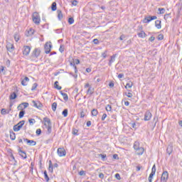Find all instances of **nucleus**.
<instances>
[{"instance_id":"1","label":"nucleus","mask_w":182,"mask_h":182,"mask_svg":"<svg viewBox=\"0 0 182 182\" xmlns=\"http://www.w3.org/2000/svg\"><path fill=\"white\" fill-rule=\"evenodd\" d=\"M44 126L47 128L48 134H50L52 133V122H50V119L48 117L43 118Z\"/></svg>"},{"instance_id":"2","label":"nucleus","mask_w":182,"mask_h":182,"mask_svg":"<svg viewBox=\"0 0 182 182\" xmlns=\"http://www.w3.org/2000/svg\"><path fill=\"white\" fill-rule=\"evenodd\" d=\"M41 55V48H35L33 53L31 55V60H33L34 59H38L39 56Z\"/></svg>"},{"instance_id":"3","label":"nucleus","mask_w":182,"mask_h":182,"mask_svg":"<svg viewBox=\"0 0 182 182\" xmlns=\"http://www.w3.org/2000/svg\"><path fill=\"white\" fill-rule=\"evenodd\" d=\"M33 21L36 25H39V23H41V16H39L38 12H34L33 14Z\"/></svg>"},{"instance_id":"4","label":"nucleus","mask_w":182,"mask_h":182,"mask_svg":"<svg viewBox=\"0 0 182 182\" xmlns=\"http://www.w3.org/2000/svg\"><path fill=\"white\" fill-rule=\"evenodd\" d=\"M23 124H25V120L20 121L18 124L14 126L13 130L14 132H19L23 127Z\"/></svg>"},{"instance_id":"5","label":"nucleus","mask_w":182,"mask_h":182,"mask_svg":"<svg viewBox=\"0 0 182 182\" xmlns=\"http://www.w3.org/2000/svg\"><path fill=\"white\" fill-rule=\"evenodd\" d=\"M157 19V16H146L144 20H143V23H149L150 22H151V21H154Z\"/></svg>"},{"instance_id":"6","label":"nucleus","mask_w":182,"mask_h":182,"mask_svg":"<svg viewBox=\"0 0 182 182\" xmlns=\"http://www.w3.org/2000/svg\"><path fill=\"white\" fill-rule=\"evenodd\" d=\"M168 180V172L167 171H165L161 174V182H167Z\"/></svg>"},{"instance_id":"7","label":"nucleus","mask_w":182,"mask_h":182,"mask_svg":"<svg viewBox=\"0 0 182 182\" xmlns=\"http://www.w3.org/2000/svg\"><path fill=\"white\" fill-rule=\"evenodd\" d=\"M154 174H156V165L155 164L152 166L151 172L148 178V180L149 182L153 181V177H154Z\"/></svg>"},{"instance_id":"8","label":"nucleus","mask_w":182,"mask_h":182,"mask_svg":"<svg viewBox=\"0 0 182 182\" xmlns=\"http://www.w3.org/2000/svg\"><path fill=\"white\" fill-rule=\"evenodd\" d=\"M44 49H45V53L46 55L50 53V49H52V44L51 43H46L44 46Z\"/></svg>"},{"instance_id":"9","label":"nucleus","mask_w":182,"mask_h":182,"mask_svg":"<svg viewBox=\"0 0 182 182\" xmlns=\"http://www.w3.org/2000/svg\"><path fill=\"white\" fill-rule=\"evenodd\" d=\"M57 153L59 157H63V156H66V151L65 150V148H58Z\"/></svg>"},{"instance_id":"10","label":"nucleus","mask_w":182,"mask_h":182,"mask_svg":"<svg viewBox=\"0 0 182 182\" xmlns=\"http://www.w3.org/2000/svg\"><path fill=\"white\" fill-rule=\"evenodd\" d=\"M32 103H33V106L34 107H36V109H42V107H43V105L41 104V102H39V101H38V102H36V101L33 100V101H32Z\"/></svg>"},{"instance_id":"11","label":"nucleus","mask_w":182,"mask_h":182,"mask_svg":"<svg viewBox=\"0 0 182 182\" xmlns=\"http://www.w3.org/2000/svg\"><path fill=\"white\" fill-rule=\"evenodd\" d=\"M31 53V48L28 46L23 47V55L28 56Z\"/></svg>"},{"instance_id":"12","label":"nucleus","mask_w":182,"mask_h":182,"mask_svg":"<svg viewBox=\"0 0 182 182\" xmlns=\"http://www.w3.org/2000/svg\"><path fill=\"white\" fill-rule=\"evenodd\" d=\"M151 116H152L151 112H150V111H146L144 114V120L145 122H149V120H150V119H151Z\"/></svg>"},{"instance_id":"13","label":"nucleus","mask_w":182,"mask_h":182,"mask_svg":"<svg viewBox=\"0 0 182 182\" xmlns=\"http://www.w3.org/2000/svg\"><path fill=\"white\" fill-rule=\"evenodd\" d=\"M23 141H26L28 146H36V141L31 139H28L26 138L23 139Z\"/></svg>"},{"instance_id":"14","label":"nucleus","mask_w":182,"mask_h":182,"mask_svg":"<svg viewBox=\"0 0 182 182\" xmlns=\"http://www.w3.org/2000/svg\"><path fill=\"white\" fill-rule=\"evenodd\" d=\"M6 49L9 52H12L13 50H15V46H14V44L9 43L6 45Z\"/></svg>"},{"instance_id":"15","label":"nucleus","mask_w":182,"mask_h":182,"mask_svg":"<svg viewBox=\"0 0 182 182\" xmlns=\"http://www.w3.org/2000/svg\"><path fill=\"white\" fill-rule=\"evenodd\" d=\"M136 154L137 156H143V153H144V148L140 147L139 149L136 150Z\"/></svg>"},{"instance_id":"16","label":"nucleus","mask_w":182,"mask_h":182,"mask_svg":"<svg viewBox=\"0 0 182 182\" xmlns=\"http://www.w3.org/2000/svg\"><path fill=\"white\" fill-rule=\"evenodd\" d=\"M116 56H117V54H114L113 55H112L110 58L111 59L109 61V66H112V64L113 63V62H114L116 60Z\"/></svg>"},{"instance_id":"17","label":"nucleus","mask_w":182,"mask_h":182,"mask_svg":"<svg viewBox=\"0 0 182 182\" xmlns=\"http://www.w3.org/2000/svg\"><path fill=\"white\" fill-rule=\"evenodd\" d=\"M18 153H19V155L21 156V157H22L23 159H26V152H25L24 151H22L21 149V147H19L18 149Z\"/></svg>"},{"instance_id":"18","label":"nucleus","mask_w":182,"mask_h":182,"mask_svg":"<svg viewBox=\"0 0 182 182\" xmlns=\"http://www.w3.org/2000/svg\"><path fill=\"white\" fill-rule=\"evenodd\" d=\"M57 14L58 20L62 21V19H63V13H62V11L60 9H58L57 10Z\"/></svg>"},{"instance_id":"19","label":"nucleus","mask_w":182,"mask_h":182,"mask_svg":"<svg viewBox=\"0 0 182 182\" xmlns=\"http://www.w3.org/2000/svg\"><path fill=\"white\" fill-rule=\"evenodd\" d=\"M155 26L157 28V29H161V21L156 20L155 21Z\"/></svg>"},{"instance_id":"20","label":"nucleus","mask_w":182,"mask_h":182,"mask_svg":"<svg viewBox=\"0 0 182 182\" xmlns=\"http://www.w3.org/2000/svg\"><path fill=\"white\" fill-rule=\"evenodd\" d=\"M166 152L168 154V156H170V154H171V153H173V146H171V145L168 146V147L166 149Z\"/></svg>"},{"instance_id":"21","label":"nucleus","mask_w":182,"mask_h":182,"mask_svg":"<svg viewBox=\"0 0 182 182\" xmlns=\"http://www.w3.org/2000/svg\"><path fill=\"white\" fill-rule=\"evenodd\" d=\"M60 95H61V96H63L65 102H68V100H69V97H68V94L60 91Z\"/></svg>"},{"instance_id":"22","label":"nucleus","mask_w":182,"mask_h":182,"mask_svg":"<svg viewBox=\"0 0 182 182\" xmlns=\"http://www.w3.org/2000/svg\"><path fill=\"white\" fill-rule=\"evenodd\" d=\"M54 87H55V89H57V90H62V87L59 86V82L58 81H55L54 82Z\"/></svg>"},{"instance_id":"23","label":"nucleus","mask_w":182,"mask_h":182,"mask_svg":"<svg viewBox=\"0 0 182 182\" xmlns=\"http://www.w3.org/2000/svg\"><path fill=\"white\" fill-rule=\"evenodd\" d=\"M26 82H29V77H25V78L21 81V85L23 86H26L28 85Z\"/></svg>"},{"instance_id":"24","label":"nucleus","mask_w":182,"mask_h":182,"mask_svg":"<svg viewBox=\"0 0 182 182\" xmlns=\"http://www.w3.org/2000/svg\"><path fill=\"white\" fill-rule=\"evenodd\" d=\"M57 9H58V6H57L56 2L52 3V4H51V11L55 12V11H56Z\"/></svg>"},{"instance_id":"25","label":"nucleus","mask_w":182,"mask_h":182,"mask_svg":"<svg viewBox=\"0 0 182 182\" xmlns=\"http://www.w3.org/2000/svg\"><path fill=\"white\" fill-rule=\"evenodd\" d=\"M140 148V142L136 141L134 144V150H138Z\"/></svg>"},{"instance_id":"26","label":"nucleus","mask_w":182,"mask_h":182,"mask_svg":"<svg viewBox=\"0 0 182 182\" xmlns=\"http://www.w3.org/2000/svg\"><path fill=\"white\" fill-rule=\"evenodd\" d=\"M10 138L11 140H15V139H16V136L15 134V132H14V131H10Z\"/></svg>"},{"instance_id":"27","label":"nucleus","mask_w":182,"mask_h":182,"mask_svg":"<svg viewBox=\"0 0 182 182\" xmlns=\"http://www.w3.org/2000/svg\"><path fill=\"white\" fill-rule=\"evenodd\" d=\"M35 33V30L33 28H30L29 31H28L27 36H32Z\"/></svg>"},{"instance_id":"28","label":"nucleus","mask_w":182,"mask_h":182,"mask_svg":"<svg viewBox=\"0 0 182 182\" xmlns=\"http://www.w3.org/2000/svg\"><path fill=\"white\" fill-rule=\"evenodd\" d=\"M91 114L92 116H97V114H99V112L97 111V109H93L92 111H91Z\"/></svg>"},{"instance_id":"29","label":"nucleus","mask_w":182,"mask_h":182,"mask_svg":"<svg viewBox=\"0 0 182 182\" xmlns=\"http://www.w3.org/2000/svg\"><path fill=\"white\" fill-rule=\"evenodd\" d=\"M16 97H18V95H16V92H13L10 95V100H15V99H16Z\"/></svg>"},{"instance_id":"30","label":"nucleus","mask_w":182,"mask_h":182,"mask_svg":"<svg viewBox=\"0 0 182 182\" xmlns=\"http://www.w3.org/2000/svg\"><path fill=\"white\" fill-rule=\"evenodd\" d=\"M139 38H146V33H144V31H141L140 33H138Z\"/></svg>"},{"instance_id":"31","label":"nucleus","mask_w":182,"mask_h":182,"mask_svg":"<svg viewBox=\"0 0 182 182\" xmlns=\"http://www.w3.org/2000/svg\"><path fill=\"white\" fill-rule=\"evenodd\" d=\"M20 38H21V36H19V33H16L14 34V41H16V42H18Z\"/></svg>"},{"instance_id":"32","label":"nucleus","mask_w":182,"mask_h":182,"mask_svg":"<svg viewBox=\"0 0 182 182\" xmlns=\"http://www.w3.org/2000/svg\"><path fill=\"white\" fill-rule=\"evenodd\" d=\"M43 174H44L46 181L48 182L50 178H49V176H48V172L46 171H44Z\"/></svg>"},{"instance_id":"33","label":"nucleus","mask_w":182,"mask_h":182,"mask_svg":"<svg viewBox=\"0 0 182 182\" xmlns=\"http://www.w3.org/2000/svg\"><path fill=\"white\" fill-rule=\"evenodd\" d=\"M57 107H58V103L53 102V103L52 104V109H53V112H56Z\"/></svg>"},{"instance_id":"34","label":"nucleus","mask_w":182,"mask_h":182,"mask_svg":"<svg viewBox=\"0 0 182 182\" xmlns=\"http://www.w3.org/2000/svg\"><path fill=\"white\" fill-rule=\"evenodd\" d=\"M23 116H25V110L20 111L19 114H18L19 119H22V117H23Z\"/></svg>"},{"instance_id":"35","label":"nucleus","mask_w":182,"mask_h":182,"mask_svg":"<svg viewBox=\"0 0 182 182\" xmlns=\"http://www.w3.org/2000/svg\"><path fill=\"white\" fill-rule=\"evenodd\" d=\"M132 87H133V82L127 83L125 86V89H132Z\"/></svg>"},{"instance_id":"36","label":"nucleus","mask_w":182,"mask_h":182,"mask_svg":"<svg viewBox=\"0 0 182 182\" xmlns=\"http://www.w3.org/2000/svg\"><path fill=\"white\" fill-rule=\"evenodd\" d=\"M75 23V19H73V17H70V18H68V23H69L70 25H73V23Z\"/></svg>"},{"instance_id":"37","label":"nucleus","mask_w":182,"mask_h":182,"mask_svg":"<svg viewBox=\"0 0 182 182\" xmlns=\"http://www.w3.org/2000/svg\"><path fill=\"white\" fill-rule=\"evenodd\" d=\"M62 114H63V116H64V117H68V109H65L62 112Z\"/></svg>"},{"instance_id":"38","label":"nucleus","mask_w":182,"mask_h":182,"mask_svg":"<svg viewBox=\"0 0 182 182\" xmlns=\"http://www.w3.org/2000/svg\"><path fill=\"white\" fill-rule=\"evenodd\" d=\"M131 127H132V129H134L135 130L137 129V124H136V122H133L130 124Z\"/></svg>"},{"instance_id":"39","label":"nucleus","mask_w":182,"mask_h":182,"mask_svg":"<svg viewBox=\"0 0 182 182\" xmlns=\"http://www.w3.org/2000/svg\"><path fill=\"white\" fill-rule=\"evenodd\" d=\"M59 51L60 52V53H63V52L65 51V46L60 45Z\"/></svg>"},{"instance_id":"40","label":"nucleus","mask_w":182,"mask_h":182,"mask_svg":"<svg viewBox=\"0 0 182 182\" xmlns=\"http://www.w3.org/2000/svg\"><path fill=\"white\" fill-rule=\"evenodd\" d=\"M102 57L103 58V59H106V58H107V50L102 53Z\"/></svg>"},{"instance_id":"41","label":"nucleus","mask_w":182,"mask_h":182,"mask_svg":"<svg viewBox=\"0 0 182 182\" xmlns=\"http://www.w3.org/2000/svg\"><path fill=\"white\" fill-rule=\"evenodd\" d=\"M105 109L107 110V112H112V105H107L105 107Z\"/></svg>"},{"instance_id":"42","label":"nucleus","mask_w":182,"mask_h":182,"mask_svg":"<svg viewBox=\"0 0 182 182\" xmlns=\"http://www.w3.org/2000/svg\"><path fill=\"white\" fill-rule=\"evenodd\" d=\"M158 41H163L164 39V36L163 34H159L157 37Z\"/></svg>"},{"instance_id":"43","label":"nucleus","mask_w":182,"mask_h":182,"mask_svg":"<svg viewBox=\"0 0 182 182\" xmlns=\"http://www.w3.org/2000/svg\"><path fill=\"white\" fill-rule=\"evenodd\" d=\"M12 106H14L13 103H10L9 109L7 110V114H9L11 110H12Z\"/></svg>"},{"instance_id":"44","label":"nucleus","mask_w":182,"mask_h":182,"mask_svg":"<svg viewBox=\"0 0 182 182\" xmlns=\"http://www.w3.org/2000/svg\"><path fill=\"white\" fill-rule=\"evenodd\" d=\"M87 93H90V95H93V88L92 89V87H90L87 91Z\"/></svg>"},{"instance_id":"45","label":"nucleus","mask_w":182,"mask_h":182,"mask_svg":"<svg viewBox=\"0 0 182 182\" xmlns=\"http://www.w3.org/2000/svg\"><path fill=\"white\" fill-rule=\"evenodd\" d=\"M28 122L30 124H35V123H36V121L35 120V119H29Z\"/></svg>"},{"instance_id":"46","label":"nucleus","mask_w":182,"mask_h":182,"mask_svg":"<svg viewBox=\"0 0 182 182\" xmlns=\"http://www.w3.org/2000/svg\"><path fill=\"white\" fill-rule=\"evenodd\" d=\"M159 14H163L164 12H166V9L164 8H159Z\"/></svg>"},{"instance_id":"47","label":"nucleus","mask_w":182,"mask_h":182,"mask_svg":"<svg viewBox=\"0 0 182 182\" xmlns=\"http://www.w3.org/2000/svg\"><path fill=\"white\" fill-rule=\"evenodd\" d=\"M1 114H8V111H6V109H5V108H3L1 110Z\"/></svg>"},{"instance_id":"48","label":"nucleus","mask_w":182,"mask_h":182,"mask_svg":"<svg viewBox=\"0 0 182 182\" xmlns=\"http://www.w3.org/2000/svg\"><path fill=\"white\" fill-rule=\"evenodd\" d=\"M23 109H26V107H29V103L28 102H22Z\"/></svg>"},{"instance_id":"49","label":"nucleus","mask_w":182,"mask_h":182,"mask_svg":"<svg viewBox=\"0 0 182 182\" xmlns=\"http://www.w3.org/2000/svg\"><path fill=\"white\" fill-rule=\"evenodd\" d=\"M37 136H41V134H42V129H38L36 132Z\"/></svg>"},{"instance_id":"50","label":"nucleus","mask_w":182,"mask_h":182,"mask_svg":"<svg viewBox=\"0 0 182 182\" xmlns=\"http://www.w3.org/2000/svg\"><path fill=\"white\" fill-rule=\"evenodd\" d=\"M79 131L77 129H73V134H74L75 136H79V134H78Z\"/></svg>"},{"instance_id":"51","label":"nucleus","mask_w":182,"mask_h":182,"mask_svg":"<svg viewBox=\"0 0 182 182\" xmlns=\"http://www.w3.org/2000/svg\"><path fill=\"white\" fill-rule=\"evenodd\" d=\"M17 109H18V110H21V111L23 110V105H22V103L20 104V105L17 107Z\"/></svg>"},{"instance_id":"52","label":"nucleus","mask_w":182,"mask_h":182,"mask_svg":"<svg viewBox=\"0 0 182 182\" xmlns=\"http://www.w3.org/2000/svg\"><path fill=\"white\" fill-rule=\"evenodd\" d=\"M0 72H2V73H4V75H5V73H6V72L5 71V67L1 66L0 68Z\"/></svg>"},{"instance_id":"53","label":"nucleus","mask_w":182,"mask_h":182,"mask_svg":"<svg viewBox=\"0 0 182 182\" xmlns=\"http://www.w3.org/2000/svg\"><path fill=\"white\" fill-rule=\"evenodd\" d=\"M125 96H127V97H133V94H132V92H125Z\"/></svg>"},{"instance_id":"54","label":"nucleus","mask_w":182,"mask_h":182,"mask_svg":"<svg viewBox=\"0 0 182 182\" xmlns=\"http://www.w3.org/2000/svg\"><path fill=\"white\" fill-rule=\"evenodd\" d=\"M38 87V83H34L33 87H31V90H35Z\"/></svg>"},{"instance_id":"55","label":"nucleus","mask_w":182,"mask_h":182,"mask_svg":"<svg viewBox=\"0 0 182 182\" xmlns=\"http://www.w3.org/2000/svg\"><path fill=\"white\" fill-rule=\"evenodd\" d=\"M93 43H95V45H99L100 43L99 40L97 38H95L93 40Z\"/></svg>"},{"instance_id":"56","label":"nucleus","mask_w":182,"mask_h":182,"mask_svg":"<svg viewBox=\"0 0 182 182\" xmlns=\"http://www.w3.org/2000/svg\"><path fill=\"white\" fill-rule=\"evenodd\" d=\"M48 170L50 171V173H53V165H49Z\"/></svg>"},{"instance_id":"57","label":"nucleus","mask_w":182,"mask_h":182,"mask_svg":"<svg viewBox=\"0 0 182 182\" xmlns=\"http://www.w3.org/2000/svg\"><path fill=\"white\" fill-rule=\"evenodd\" d=\"M80 176H86V172L85 171L82 170L79 172Z\"/></svg>"},{"instance_id":"58","label":"nucleus","mask_w":182,"mask_h":182,"mask_svg":"<svg viewBox=\"0 0 182 182\" xmlns=\"http://www.w3.org/2000/svg\"><path fill=\"white\" fill-rule=\"evenodd\" d=\"M100 157H101L102 160L105 161V159H106V154H100Z\"/></svg>"},{"instance_id":"59","label":"nucleus","mask_w":182,"mask_h":182,"mask_svg":"<svg viewBox=\"0 0 182 182\" xmlns=\"http://www.w3.org/2000/svg\"><path fill=\"white\" fill-rule=\"evenodd\" d=\"M115 178H117V180H120L122 178L120 177V174L119 173H116L115 174Z\"/></svg>"},{"instance_id":"60","label":"nucleus","mask_w":182,"mask_h":182,"mask_svg":"<svg viewBox=\"0 0 182 182\" xmlns=\"http://www.w3.org/2000/svg\"><path fill=\"white\" fill-rule=\"evenodd\" d=\"M72 5H73L74 6H76V5H77V0H73L72 1Z\"/></svg>"},{"instance_id":"61","label":"nucleus","mask_w":182,"mask_h":182,"mask_svg":"<svg viewBox=\"0 0 182 182\" xmlns=\"http://www.w3.org/2000/svg\"><path fill=\"white\" fill-rule=\"evenodd\" d=\"M156 39V38L154 36H151L149 38V41L150 42H153L154 40Z\"/></svg>"},{"instance_id":"62","label":"nucleus","mask_w":182,"mask_h":182,"mask_svg":"<svg viewBox=\"0 0 182 182\" xmlns=\"http://www.w3.org/2000/svg\"><path fill=\"white\" fill-rule=\"evenodd\" d=\"M113 159H114V160H119V155H117V154H114V155H113Z\"/></svg>"},{"instance_id":"63","label":"nucleus","mask_w":182,"mask_h":182,"mask_svg":"<svg viewBox=\"0 0 182 182\" xmlns=\"http://www.w3.org/2000/svg\"><path fill=\"white\" fill-rule=\"evenodd\" d=\"M107 117V114H103V115H102L101 119L103 121V120H105V119H106Z\"/></svg>"},{"instance_id":"64","label":"nucleus","mask_w":182,"mask_h":182,"mask_svg":"<svg viewBox=\"0 0 182 182\" xmlns=\"http://www.w3.org/2000/svg\"><path fill=\"white\" fill-rule=\"evenodd\" d=\"M125 38H126V36H124V34H122V35L119 37V41H123Z\"/></svg>"}]
</instances>
